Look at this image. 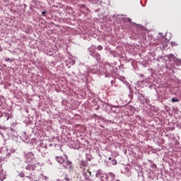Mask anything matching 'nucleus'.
<instances>
[{"mask_svg": "<svg viewBox=\"0 0 181 181\" xmlns=\"http://www.w3.org/2000/svg\"><path fill=\"white\" fill-rule=\"evenodd\" d=\"M175 63L177 66H181V59H177Z\"/></svg>", "mask_w": 181, "mask_h": 181, "instance_id": "nucleus-4", "label": "nucleus"}, {"mask_svg": "<svg viewBox=\"0 0 181 181\" xmlns=\"http://www.w3.org/2000/svg\"><path fill=\"white\" fill-rule=\"evenodd\" d=\"M6 117V121H8L9 119V113H6L5 114Z\"/></svg>", "mask_w": 181, "mask_h": 181, "instance_id": "nucleus-8", "label": "nucleus"}, {"mask_svg": "<svg viewBox=\"0 0 181 181\" xmlns=\"http://www.w3.org/2000/svg\"><path fill=\"white\" fill-rule=\"evenodd\" d=\"M109 175H110V176H112V177H115V175L112 173H110Z\"/></svg>", "mask_w": 181, "mask_h": 181, "instance_id": "nucleus-13", "label": "nucleus"}, {"mask_svg": "<svg viewBox=\"0 0 181 181\" xmlns=\"http://www.w3.org/2000/svg\"><path fill=\"white\" fill-rule=\"evenodd\" d=\"M171 46H177V44L175 42H171Z\"/></svg>", "mask_w": 181, "mask_h": 181, "instance_id": "nucleus-9", "label": "nucleus"}, {"mask_svg": "<svg viewBox=\"0 0 181 181\" xmlns=\"http://www.w3.org/2000/svg\"><path fill=\"white\" fill-rule=\"evenodd\" d=\"M9 61H11V59H9V58L6 59V62H9Z\"/></svg>", "mask_w": 181, "mask_h": 181, "instance_id": "nucleus-15", "label": "nucleus"}, {"mask_svg": "<svg viewBox=\"0 0 181 181\" xmlns=\"http://www.w3.org/2000/svg\"><path fill=\"white\" fill-rule=\"evenodd\" d=\"M88 173H89V176H91V171H90V169L87 170Z\"/></svg>", "mask_w": 181, "mask_h": 181, "instance_id": "nucleus-12", "label": "nucleus"}, {"mask_svg": "<svg viewBox=\"0 0 181 181\" xmlns=\"http://www.w3.org/2000/svg\"><path fill=\"white\" fill-rule=\"evenodd\" d=\"M171 101L172 103H179V99L173 98Z\"/></svg>", "mask_w": 181, "mask_h": 181, "instance_id": "nucleus-6", "label": "nucleus"}, {"mask_svg": "<svg viewBox=\"0 0 181 181\" xmlns=\"http://www.w3.org/2000/svg\"><path fill=\"white\" fill-rule=\"evenodd\" d=\"M96 177H98V174H96Z\"/></svg>", "mask_w": 181, "mask_h": 181, "instance_id": "nucleus-17", "label": "nucleus"}, {"mask_svg": "<svg viewBox=\"0 0 181 181\" xmlns=\"http://www.w3.org/2000/svg\"><path fill=\"white\" fill-rule=\"evenodd\" d=\"M28 168L29 170H35L36 169V164H29Z\"/></svg>", "mask_w": 181, "mask_h": 181, "instance_id": "nucleus-2", "label": "nucleus"}, {"mask_svg": "<svg viewBox=\"0 0 181 181\" xmlns=\"http://www.w3.org/2000/svg\"><path fill=\"white\" fill-rule=\"evenodd\" d=\"M168 57L170 60H173V62H176V60L177 59V58H176V57L173 54H170Z\"/></svg>", "mask_w": 181, "mask_h": 181, "instance_id": "nucleus-3", "label": "nucleus"}, {"mask_svg": "<svg viewBox=\"0 0 181 181\" xmlns=\"http://www.w3.org/2000/svg\"><path fill=\"white\" fill-rule=\"evenodd\" d=\"M56 160L58 162V163H60L61 165H63L64 169H67V168H71L72 163L71 161H69L64 159V158L62 156H57L56 157Z\"/></svg>", "mask_w": 181, "mask_h": 181, "instance_id": "nucleus-1", "label": "nucleus"}, {"mask_svg": "<svg viewBox=\"0 0 181 181\" xmlns=\"http://www.w3.org/2000/svg\"><path fill=\"white\" fill-rule=\"evenodd\" d=\"M112 165H117V160H112Z\"/></svg>", "mask_w": 181, "mask_h": 181, "instance_id": "nucleus-7", "label": "nucleus"}, {"mask_svg": "<svg viewBox=\"0 0 181 181\" xmlns=\"http://www.w3.org/2000/svg\"><path fill=\"white\" fill-rule=\"evenodd\" d=\"M42 14L43 15V16H45V15H46V11H42Z\"/></svg>", "mask_w": 181, "mask_h": 181, "instance_id": "nucleus-14", "label": "nucleus"}, {"mask_svg": "<svg viewBox=\"0 0 181 181\" xmlns=\"http://www.w3.org/2000/svg\"><path fill=\"white\" fill-rule=\"evenodd\" d=\"M64 180L66 181H70V178L69 177H67V175L65 176Z\"/></svg>", "mask_w": 181, "mask_h": 181, "instance_id": "nucleus-10", "label": "nucleus"}, {"mask_svg": "<svg viewBox=\"0 0 181 181\" xmlns=\"http://www.w3.org/2000/svg\"><path fill=\"white\" fill-rule=\"evenodd\" d=\"M83 175L85 177L86 180H90V176L87 175V173H84Z\"/></svg>", "mask_w": 181, "mask_h": 181, "instance_id": "nucleus-5", "label": "nucleus"}, {"mask_svg": "<svg viewBox=\"0 0 181 181\" xmlns=\"http://www.w3.org/2000/svg\"><path fill=\"white\" fill-rule=\"evenodd\" d=\"M111 159H112L111 157H110V158H109V160H111Z\"/></svg>", "mask_w": 181, "mask_h": 181, "instance_id": "nucleus-16", "label": "nucleus"}, {"mask_svg": "<svg viewBox=\"0 0 181 181\" xmlns=\"http://www.w3.org/2000/svg\"><path fill=\"white\" fill-rule=\"evenodd\" d=\"M98 50H103V46L101 45L98 46Z\"/></svg>", "mask_w": 181, "mask_h": 181, "instance_id": "nucleus-11", "label": "nucleus"}]
</instances>
